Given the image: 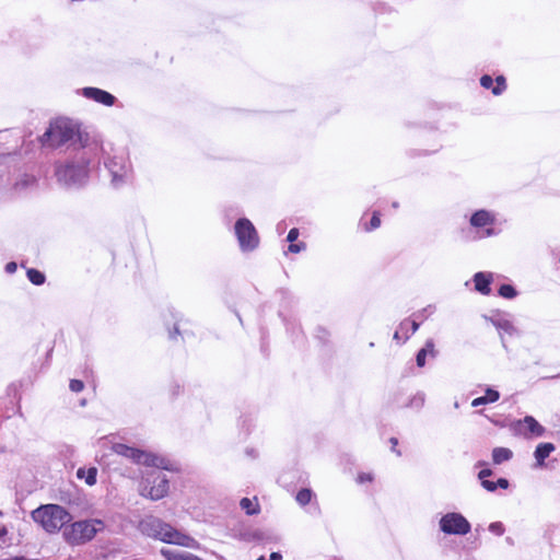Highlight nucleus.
Masks as SVG:
<instances>
[{
  "label": "nucleus",
  "instance_id": "nucleus-33",
  "mask_svg": "<svg viewBox=\"0 0 560 560\" xmlns=\"http://www.w3.org/2000/svg\"><path fill=\"white\" fill-rule=\"evenodd\" d=\"M304 248H305V244L304 243H299V244L291 243L289 245V250L291 253H300Z\"/></svg>",
  "mask_w": 560,
  "mask_h": 560
},
{
  "label": "nucleus",
  "instance_id": "nucleus-27",
  "mask_svg": "<svg viewBox=\"0 0 560 560\" xmlns=\"http://www.w3.org/2000/svg\"><path fill=\"white\" fill-rule=\"evenodd\" d=\"M485 397H487L489 402H495L499 400L500 394L493 388H487Z\"/></svg>",
  "mask_w": 560,
  "mask_h": 560
},
{
  "label": "nucleus",
  "instance_id": "nucleus-7",
  "mask_svg": "<svg viewBox=\"0 0 560 560\" xmlns=\"http://www.w3.org/2000/svg\"><path fill=\"white\" fill-rule=\"evenodd\" d=\"M168 479L160 471H152L140 483V494L153 501L160 500L168 493Z\"/></svg>",
  "mask_w": 560,
  "mask_h": 560
},
{
  "label": "nucleus",
  "instance_id": "nucleus-44",
  "mask_svg": "<svg viewBox=\"0 0 560 560\" xmlns=\"http://www.w3.org/2000/svg\"><path fill=\"white\" fill-rule=\"evenodd\" d=\"M85 475V470L83 468H79L77 471L78 478H83Z\"/></svg>",
  "mask_w": 560,
  "mask_h": 560
},
{
  "label": "nucleus",
  "instance_id": "nucleus-39",
  "mask_svg": "<svg viewBox=\"0 0 560 560\" xmlns=\"http://www.w3.org/2000/svg\"><path fill=\"white\" fill-rule=\"evenodd\" d=\"M497 485L498 488L506 489L509 487V480L505 478H499Z\"/></svg>",
  "mask_w": 560,
  "mask_h": 560
},
{
  "label": "nucleus",
  "instance_id": "nucleus-15",
  "mask_svg": "<svg viewBox=\"0 0 560 560\" xmlns=\"http://www.w3.org/2000/svg\"><path fill=\"white\" fill-rule=\"evenodd\" d=\"M526 428V431L536 435L540 436L544 434L545 429L542 425H540L536 419L532 416H526L524 420L521 422Z\"/></svg>",
  "mask_w": 560,
  "mask_h": 560
},
{
  "label": "nucleus",
  "instance_id": "nucleus-28",
  "mask_svg": "<svg viewBox=\"0 0 560 560\" xmlns=\"http://www.w3.org/2000/svg\"><path fill=\"white\" fill-rule=\"evenodd\" d=\"M69 387L72 392L79 393L83 389L84 385L83 382L80 380H71Z\"/></svg>",
  "mask_w": 560,
  "mask_h": 560
},
{
  "label": "nucleus",
  "instance_id": "nucleus-19",
  "mask_svg": "<svg viewBox=\"0 0 560 560\" xmlns=\"http://www.w3.org/2000/svg\"><path fill=\"white\" fill-rule=\"evenodd\" d=\"M27 278L35 285L43 284L46 279L45 275L42 271L34 268L27 270Z\"/></svg>",
  "mask_w": 560,
  "mask_h": 560
},
{
  "label": "nucleus",
  "instance_id": "nucleus-46",
  "mask_svg": "<svg viewBox=\"0 0 560 560\" xmlns=\"http://www.w3.org/2000/svg\"><path fill=\"white\" fill-rule=\"evenodd\" d=\"M394 338H395V339H398V338H399V336H398V331H396V332H395Z\"/></svg>",
  "mask_w": 560,
  "mask_h": 560
},
{
  "label": "nucleus",
  "instance_id": "nucleus-21",
  "mask_svg": "<svg viewBox=\"0 0 560 560\" xmlns=\"http://www.w3.org/2000/svg\"><path fill=\"white\" fill-rule=\"evenodd\" d=\"M499 295L504 299H514L517 295V291L511 284H502L499 288Z\"/></svg>",
  "mask_w": 560,
  "mask_h": 560
},
{
  "label": "nucleus",
  "instance_id": "nucleus-10",
  "mask_svg": "<svg viewBox=\"0 0 560 560\" xmlns=\"http://www.w3.org/2000/svg\"><path fill=\"white\" fill-rule=\"evenodd\" d=\"M105 166L112 175L113 186L119 187L128 180L130 168L125 156L115 155L105 161Z\"/></svg>",
  "mask_w": 560,
  "mask_h": 560
},
{
  "label": "nucleus",
  "instance_id": "nucleus-9",
  "mask_svg": "<svg viewBox=\"0 0 560 560\" xmlns=\"http://www.w3.org/2000/svg\"><path fill=\"white\" fill-rule=\"evenodd\" d=\"M440 528L448 535H466L470 532V523L459 513H447L440 520Z\"/></svg>",
  "mask_w": 560,
  "mask_h": 560
},
{
  "label": "nucleus",
  "instance_id": "nucleus-13",
  "mask_svg": "<svg viewBox=\"0 0 560 560\" xmlns=\"http://www.w3.org/2000/svg\"><path fill=\"white\" fill-rule=\"evenodd\" d=\"M493 222V218L486 210L476 211L470 218V224L476 228H483Z\"/></svg>",
  "mask_w": 560,
  "mask_h": 560
},
{
  "label": "nucleus",
  "instance_id": "nucleus-5",
  "mask_svg": "<svg viewBox=\"0 0 560 560\" xmlns=\"http://www.w3.org/2000/svg\"><path fill=\"white\" fill-rule=\"evenodd\" d=\"M113 450L116 454L130 458L136 464H143L148 467H156L166 470L170 469V462L162 456L147 453L121 443L114 444Z\"/></svg>",
  "mask_w": 560,
  "mask_h": 560
},
{
  "label": "nucleus",
  "instance_id": "nucleus-17",
  "mask_svg": "<svg viewBox=\"0 0 560 560\" xmlns=\"http://www.w3.org/2000/svg\"><path fill=\"white\" fill-rule=\"evenodd\" d=\"M428 352H430L433 357L435 354L434 342L432 340H428L425 342L424 348L420 349L417 353L416 361H417V365L419 368H422L425 365V358H427Z\"/></svg>",
  "mask_w": 560,
  "mask_h": 560
},
{
  "label": "nucleus",
  "instance_id": "nucleus-35",
  "mask_svg": "<svg viewBox=\"0 0 560 560\" xmlns=\"http://www.w3.org/2000/svg\"><path fill=\"white\" fill-rule=\"evenodd\" d=\"M492 474H493V471H492L491 469H489V468H487V469H482V470H480V471H479V474H478V478H479L481 481H483V480H486V478H487V477L492 476Z\"/></svg>",
  "mask_w": 560,
  "mask_h": 560
},
{
  "label": "nucleus",
  "instance_id": "nucleus-25",
  "mask_svg": "<svg viewBox=\"0 0 560 560\" xmlns=\"http://www.w3.org/2000/svg\"><path fill=\"white\" fill-rule=\"evenodd\" d=\"M162 555L167 559V560H176V558L180 557V556H185L186 552L185 551H176V550H170V549H162Z\"/></svg>",
  "mask_w": 560,
  "mask_h": 560
},
{
  "label": "nucleus",
  "instance_id": "nucleus-14",
  "mask_svg": "<svg viewBox=\"0 0 560 560\" xmlns=\"http://www.w3.org/2000/svg\"><path fill=\"white\" fill-rule=\"evenodd\" d=\"M555 451L552 443H540L534 452L538 465H544L545 459Z\"/></svg>",
  "mask_w": 560,
  "mask_h": 560
},
{
  "label": "nucleus",
  "instance_id": "nucleus-11",
  "mask_svg": "<svg viewBox=\"0 0 560 560\" xmlns=\"http://www.w3.org/2000/svg\"><path fill=\"white\" fill-rule=\"evenodd\" d=\"M82 94L90 100L101 103L106 106H112L116 102V97L107 91L97 88H84Z\"/></svg>",
  "mask_w": 560,
  "mask_h": 560
},
{
  "label": "nucleus",
  "instance_id": "nucleus-45",
  "mask_svg": "<svg viewBox=\"0 0 560 560\" xmlns=\"http://www.w3.org/2000/svg\"><path fill=\"white\" fill-rule=\"evenodd\" d=\"M7 533H8L7 528H5V527H1V528H0V538H1V537H3V536H5V535H7Z\"/></svg>",
  "mask_w": 560,
  "mask_h": 560
},
{
  "label": "nucleus",
  "instance_id": "nucleus-29",
  "mask_svg": "<svg viewBox=\"0 0 560 560\" xmlns=\"http://www.w3.org/2000/svg\"><path fill=\"white\" fill-rule=\"evenodd\" d=\"M380 225H381V220H380L378 213L374 212L371 218V221H370V228H368L366 230H374V229H377Z\"/></svg>",
  "mask_w": 560,
  "mask_h": 560
},
{
  "label": "nucleus",
  "instance_id": "nucleus-18",
  "mask_svg": "<svg viewBox=\"0 0 560 560\" xmlns=\"http://www.w3.org/2000/svg\"><path fill=\"white\" fill-rule=\"evenodd\" d=\"M240 506L242 508V510H244L246 512L247 515H255L259 512L258 503H254L248 498H243L240 501Z\"/></svg>",
  "mask_w": 560,
  "mask_h": 560
},
{
  "label": "nucleus",
  "instance_id": "nucleus-16",
  "mask_svg": "<svg viewBox=\"0 0 560 560\" xmlns=\"http://www.w3.org/2000/svg\"><path fill=\"white\" fill-rule=\"evenodd\" d=\"M512 456L513 453L510 448L494 447L492 451V460L495 465H500L503 462L510 460Z\"/></svg>",
  "mask_w": 560,
  "mask_h": 560
},
{
  "label": "nucleus",
  "instance_id": "nucleus-30",
  "mask_svg": "<svg viewBox=\"0 0 560 560\" xmlns=\"http://www.w3.org/2000/svg\"><path fill=\"white\" fill-rule=\"evenodd\" d=\"M480 84L485 89H490L493 84V79L490 75L485 74L480 79Z\"/></svg>",
  "mask_w": 560,
  "mask_h": 560
},
{
  "label": "nucleus",
  "instance_id": "nucleus-8",
  "mask_svg": "<svg viewBox=\"0 0 560 560\" xmlns=\"http://www.w3.org/2000/svg\"><path fill=\"white\" fill-rule=\"evenodd\" d=\"M235 235L243 252L254 250L259 244L257 231L253 223L246 218L236 221Z\"/></svg>",
  "mask_w": 560,
  "mask_h": 560
},
{
  "label": "nucleus",
  "instance_id": "nucleus-48",
  "mask_svg": "<svg viewBox=\"0 0 560 560\" xmlns=\"http://www.w3.org/2000/svg\"><path fill=\"white\" fill-rule=\"evenodd\" d=\"M2 515H3V513H2V511H0V516H2Z\"/></svg>",
  "mask_w": 560,
  "mask_h": 560
},
{
  "label": "nucleus",
  "instance_id": "nucleus-42",
  "mask_svg": "<svg viewBox=\"0 0 560 560\" xmlns=\"http://www.w3.org/2000/svg\"><path fill=\"white\" fill-rule=\"evenodd\" d=\"M269 560H282V556L279 552H272Z\"/></svg>",
  "mask_w": 560,
  "mask_h": 560
},
{
  "label": "nucleus",
  "instance_id": "nucleus-4",
  "mask_svg": "<svg viewBox=\"0 0 560 560\" xmlns=\"http://www.w3.org/2000/svg\"><path fill=\"white\" fill-rule=\"evenodd\" d=\"M103 527V522L100 520H84L72 523L66 526L62 532L65 540L71 546L83 545L92 540L97 532Z\"/></svg>",
  "mask_w": 560,
  "mask_h": 560
},
{
  "label": "nucleus",
  "instance_id": "nucleus-32",
  "mask_svg": "<svg viewBox=\"0 0 560 560\" xmlns=\"http://www.w3.org/2000/svg\"><path fill=\"white\" fill-rule=\"evenodd\" d=\"M299 237V230L296 228H293L289 231L287 241L290 243H293Z\"/></svg>",
  "mask_w": 560,
  "mask_h": 560
},
{
  "label": "nucleus",
  "instance_id": "nucleus-26",
  "mask_svg": "<svg viewBox=\"0 0 560 560\" xmlns=\"http://www.w3.org/2000/svg\"><path fill=\"white\" fill-rule=\"evenodd\" d=\"M489 530L498 536H501L504 533V526L501 522H493L489 525Z\"/></svg>",
  "mask_w": 560,
  "mask_h": 560
},
{
  "label": "nucleus",
  "instance_id": "nucleus-6",
  "mask_svg": "<svg viewBox=\"0 0 560 560\" xmlns=\"http://www.w3.org/2000/svg\"><path fill=\"white\" fill-rule=\"evenodd\" d=\"M56 176L59 183L67 187H77L85 183L88 178V162H69L56 167Z\"/></svg>",
  "mask_w": 560,
  "mask_h": 560
},
{
  "label": "nucleus",
  "instance_id": "nucleus-43",
  "mask_svg": "<svg viewBox=\"0 0 560 560\" xmlns=\"http://www.w3.org/2000/svg\"><path fill=\"white\" fill-rule=\"evenodd\" d=\"M419 328V324L417 322H411V331L412 334L416 332Z\"/></svg>",
  "mask_w": 560,
  "mask_h": 560
},
{
  "label": "nucleus",
  "instance_id": "nucleus-3",
  "mask_svg": "<svg viewBox=\"0 0 560 560\" xmlns=\"http://www.w3.org/2000/svg\"><path fill=\"white\" fill-rule=\"evenodd\" d=\"M31 516L35 523H38L43 529L49 534L59 532L62 527H66L72 516L61 505L58 504H45L35 509Z\"/></svg>",
  "mask_w": 560,
  "mask_h": 560
},
{
  "label": "nucleus",
  "instance_id": "nucleus-47",
  "mask_svg": "<svg viewBox=\"0 0 560 560\" xmlns=\"http://www.w3.org/2000/svg\"><path fill=\"white\" fill-rule=\"evenodd\" d=\"M393 207H394V208H397V207H398V202H394V203H393Z\"/></svg>",
  "mask_w": 560,
  "mask_h": 560
},
{
  "label": "nucleus",
  "instance_id": "nucleus-37",
  "mask_svg": "<svg viewBox=\"0 0 560 560\" xmlns=\"http://www.w3.org/2000/svg\"><path fill=\"white\" fill-rule=\"evenodd\" d=\"M389 442L392 444V451L394 453H396L398 456L401 455V452L399 450L396 448L397 444H398V440L396 438H390L389 439Z\"/></svg>",
  "mask_w": 560,
  "mask_h": 560
},
{
  "label": "nucleus",
  "instance_id": "nucleus-23",
  "mask_svg": "<svg viewBox=\"0 0 560 560\" xmlns=\"http://www.w3.org/2000/svg\"><path fill=\"white\" fill-rule=\"evenodd\" d=\"M497 85L492 89L494 95H500L505 90V79L503 75H499L495 79Z\"/></svg>",
  "mask_w": 560,
  "mask_h": 560
},
{
  "label": "nucleus",
  "instance_id": "nucleus-12",
  "mask_svg": "<svg viewBox=\"0 0 560 560\" xmlns=\"http://www.w3.org/2000/svg\"><path fill=\"white\" fill-rule=\"evenodd\" d=\"M475 289L483 294L489 295L491 293L490 284L492 282L491 272L479 271L474 276Z\"/></svg>",
  "mask_w": 560,
  "mask_h": 560
},
{
  "label": "nucleus",
  "instance_id": "nucleus-22",
  "mask_svg": "<svg viewBox=\"0 0 560 560\" xmlns=\"http://www.w3.org/2000/svg\"><path fill=\"white\" fill-rule=\"evenodd\" d=\"M494 325L498 329L503 330L510 335L515 332L514 326L512 325V323H510L506 319H499V320L494 322Z\"/></svg>",
  "mask_w": 560,
  "mask_h": 560
},
{
  "label": "nucleus",
  "instance_id": "nucleus-40",
  "mask_svg": "<svg viewBox=\"0 0 560 560\" xmlns=\"http://www.w3.org/2000/svg\"><path fill=\"white\" fill-rule=\"evenodd\" d=\"M15 270H16V264L15 262L12 261V262L7 264L5 271L8 273H13Z\"/></svg>",
  "mask_w": 560,
  "mask_h": 560
},
{
  "label": "nucleus",
  "instance_id": "nucleus-24",
  "mask_svg": "<svg viewBox=\"0 0 560 560\" xmlns=\"http://www.w3.org/2000/svg\"><path fill=\"white\" fill-rule=\"evenodd\" d=\"M96 475H97V469L95 467H90L86 471L85 482L89 486L95 485L96 483Z\"/></svg>",
  "mask_w": 560,
  "mask_h": 560
},
{
  "label": "nucleus",
  "instance_id": "nucleus-38",
  "mask_svg": "<svg viewBox=\"0 0 560 560\" xmlns=\"http://www.w3.org/2000/svg\"><path fill=\"white\" fill-rule=\"evenodd\" d=\"M372 479L373 478H372V476L370 474H361L358 477V481L361 482V483L365 482V481H372Z\"/></svg>",
  "mask_w": 560,
  "mask_h": 560
},
{
  "label": "nucleus",
  "instance_id": "nucleus-2",
  "mask_svg": "<svg viewBox=\"0 0 560 560\" xmlns=\"http://www.w3.org/2000/svg\"><path fill=\"white\" fill-rule=\"evenodd\" d=\"M89 136L82 133L75 125L66 118H60L50 124V127L42 136L43 145L59 148L68 142H80L81 148L88 147Z\"/></svg>",
  "mask_w": 560,
  "mask_h": 560
},
{
  "label": "nucleus",
  "instance_id": "nucleus-36",
  "mask_svg": "<svg viewBox=\"0 0 560 560\" xmlns=\"http://www.w3.org/2000/svg\"><path fill=\"white\" fill-rule=\"evenodd\" d=\"M176 560H202V559H200L199 557H197L192 553L186 552L185 556H180V557L176 558Z\"/></svg>",
  "mask_w": 560,
  "mask_h": 560
},
{
  "label": "nucleus",
  "instance_id": "nucleus-34",
  "mask_svg": "<svg viewBox=\"0 0 560 560\" xmlns=\"http://www.w3.org/2000/svg\"><path fill=\"white\" fill-rule=\"evenodd\" d=\"M487 404H490L487 399V397L485 396H481V397H477L472 400L471 402V406L472 407H478V406H481V405H487Z\"/></svg>",
  "mask_w": 560,
  "mask_h": 560
},
{
  "label": "nucleus",
  "instance_id": "nucleus-20",
  "mask_svg": "<svg viewBox=\"0 0 560 560\" xmlns=\"http://www.w3.org/2000/svg\"><path fill=\"white\" fill-rule=\"evenodd\" d=\"M312 495L313 492L311 489L303 488L296 493L295 500L298 501L299 504L304 506L311 502Z\"/></svg>",
  "mask_w": 560,
  "mask_h": 560
},
{
  "label": "nucleus",
  "instance_id": "nucleus-31",
  "mask_svg": "<svg viewBox=\"0 0 560 560\" xmlns=\"http://www.w3.org/2000/svg\"><path fill=\"white\" fill-rule=\"evenodd\" d=\"M481 486L487 490V491H490V492H493L498 489V485L497 482H493V481H490V480H483L481 481Z\"/></svg>",
  "mask_w": 560,
  "mask_h": 560
},
{
  "label": "nucleus",
  "instance_id": "nucleus-41",
  "mask_svg": "<svg viewBox=\"0 0 560 560\" xmlns=\"http://www.w3.org/2000/svg\"><path fill=\"white\" fill-rule=\"evenodd\" d=\"M176 335H179V329L177 326H175L173 330H170V339H174Z\"/></svg>",
  "mask_w": 560,
  "mask_h": 560
},
{
  "label": "nucleus",
  "instance_id": "nucleus-1",
  "mask_svg": "<svg viewBox=\"0 0 560 560\" xmlns=\"http://www.w3.org/2000/svg\"><path fill=\"white\" fill-rule=\"evenodd\" d=\"M139 530L148 537L159 539L167 544L196 548L198 542L192 537L183 534L155 516H147L139 523Z\"/></svg>",
  "mask_w": 560,
  "mask_h": 560
}]
</instances>
